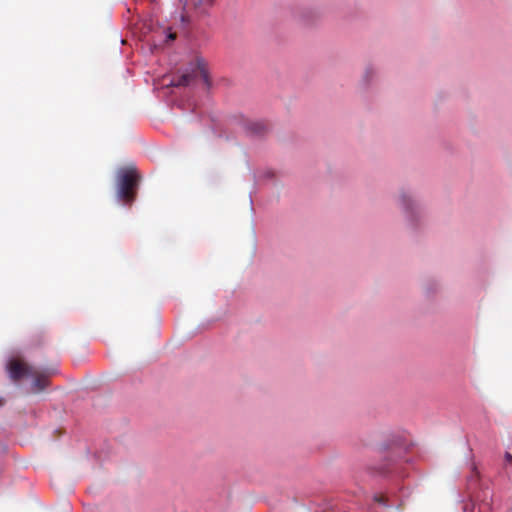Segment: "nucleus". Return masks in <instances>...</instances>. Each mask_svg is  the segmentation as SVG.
<instances>
[{
    "label": "nucleus",
    "instance_id": "f257e3e1",
    "mask_svg": "<svg viewBox=\"0 0 512 512\" xmlns=\"http://www.w3.org/2000/svg\"><path fill=\"white\" fill-rule=\"evenodd\" d=\"M8 373L13 381H19L24 377L33 378L32 389L34 392L43 391L49 385L51 371H40L23 360L12 359L8 364Z\"/></svg>",
    "mask_w": 512,
    "mask_h": 512
},
{
    "label": "nucleus",
    "instance_id": "f03ea898",
    "mask_svg": "<svg viewBox=\"0 0 512 512\" xmlns=\"http://www.w3.org/2000/svg\"><path fill=\"white\" fill-rule=\"evenodd\" d=\"M117 196L124 203H132L136 197V189L140 176L134 167L122 168L118 172Z\"/></svg>",
    "mask_w": 512,
    "mask_h": 512
},
{
    "label": "nucleus",
    "instance_id": "7ed1b4c3",
    "mask_svg": "<svg viewBox=\"0 0 512 512\" xmlns=\"http://www.w3.org/2000/svg\"><path fill=\"white\" fill-rule=\"evenodd\" d=\"M196 77H200L207 87L210 86V78L206 68V64L202 59H198L196 67L190 73H184L178 79L171 82V86H189Z\"/></svg>",
    "mask_w": 512,
    "mask_h": 512
},
{
    "label": "nucleus",
    "instance_id": "20e7f679",
    "mask_svg": "<svg viewBox=\"0 0 512 512\" xmlns=\"http://www.w3.org/2000/svg\"><path fill=\"white\" fill-rule=\"evenodd\" d=\"M367 470L373 476H386L392 471V461L389 459L379 466H369Z\"/></svg>",
    "mask_w": 512,
    "mask_h": 512
},
{
    "label": "nucleus",
    "instance_id": "39448f33",
    "mask_svg": "<svg viewBox=\"0 0 512 512\" xmlns=\"http://www.w3.org/2000/svg\"><path fill=\"white\" fill-rule=\"evenodd\" d=\"M187 3H190L192 7L198 10L200 13H207V9L210 8L214 0H186Z\"/></svg>",
    "mask_w": 512,
    "mask_h": 512
},
{
    "label": "nucleus",
    "instance_id": "423d86ee",
    "mask_svg": "<svg viewBox=\"0 0 512 512\" xmlns=\"http://www.w3.org/2000/svg\"><path fill=\"white\" fill-rule=\"evenodd\" d=\"M374 501L379 503V504H382L384 506H387V497L383 494H376L374 495Z\"/></svg>",
    "mask_w": 512,
    "mask_h": 512
},
{
    "label": "nucleus",
    "instance_id": "0eeeda50",
    "mask_svg": "<svg viewBox=\"0 0 512 512\" xmlns=\"http://www.w3.org/2000/svg\"><path fill=\"white\" fill-rule=\"evenodd\" d=\"M505 463L512 465V455L509 452L505 453Z\"/></svg>",
    "mask_w": 512,
    "mask_h": 512
},
{
    "label": "nucleus",
    "instance_id": "6e6552de",
    "mask_svg": "<svg viewBox=\"0 0 512 512\" xmlns=\"http://www.w3.org/2000/svg\"><path fill=\"white\" fill-rule=\"evenodd\" d=\"M167 38H168V40H169V41H173V40L176 38V34H175V33L170 32V33L168 34V37H167Z\"/></svg>",
    "mask_w": 512,
    "mask_h": 512
},
{
    "label": "nucleus",
    "instance_id": "1a4fd4ad",
    "mask_svg": "<svg viewBox=\"0 0 512 512\" xmlns=\"http://www.w3.org/2000/svg\"><path fill=\"white\" fill-rule=\"evenodd\" d=\"M186 20V17L184 15H182V21H185Z\"/></svg>",
    "mask_w": 512,
    "mask_h": 512
}]
</instances>
